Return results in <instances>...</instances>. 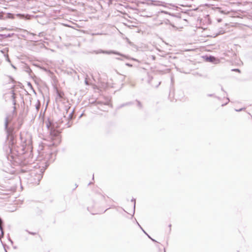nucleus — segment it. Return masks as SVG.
<instances>
[{
    "mask_svg": "<svg viewBox=\"0 0 252 252\" xmlns=\"http://www.w3.org/2000/svg\"><path fill=\"white\" fill-rule=\"evenodd\" d=\"M15 117L10 113L6 114L4 120L6 139L3 146V151L11 164L21 167L22 172H30L31 180L33 183L39 184L47 166L36 168L33 165L32 141L30 133L20 132L21 145H17L16 135L14 130V126L10 125Z\"/></svg>",
    "mask_w": 252,
    "mask_h": 252,
    "instance_id": "1",
    "label": "nucleus"
},
{
    "mask_svg": "<svg viewBox=\"0 0 252 252\" xmlns=\"http://www.w3.org/2000/svg\"><path fill=\"white\" fill-rule=\"evenodd\" d=\"M46 125L49 131L51 139L53 141L52 145L55 146H57L61 141L60 132L58 129L54 127V126H53V123L49 119L46 123Z\"/></svg>",
    "mask_w": 252,
    "mask_h": 252,
    "instance_id": "2",
    "label": "nucleus"
},
{
    "mask_svg": "<svg viewBox=\"0 0 252 252\" xmlns=\"http://www.w3.org/2000/svg\"><path fill=\"white\" fill-rule=\"evenodd\" d=\"M216 12L222 14L224 15H227L229 17H241V13H243V11H242L240 10H228L226 9H223L221 7H217L216 9Z\"/></svg>",
    "mask_w": 252,
    "mask_h": 252,
    "instance_id": "3",
    "label": "nucleus"
},
{
    "mask_svg": "<svg viewBox=\"0 0 252 252\" xmlns=\"http://www.w3.org/2000/svg\"><path fill=\"white\" fill-rule=\"evenodd\" d=\"M44 33V32H38V35H37V34L34 32H24V34H17V36L19 38H23L26 40L36 41L39 40V39L37 37L43 36Z\"/></svg>",
    "mask_w": 252,
    "mask_h": 252,
    "instance_id": "4",
    "label": "nucleus"
},
{
    "mask_svg": "<svg viewBox=\"0 0 252 252\" xmlns=\"http://www.w3.org/2000/svg\"><path fill=\"white\" fill-rule=\"evenodd\" d=\"M93 53H94L96 54H100V53L105 54H108V55L115 54V55H119V56H120L121 57H124V58H125L127 59H128V60H132V61H134L138 62V60H137L136 59L129 57L128 56H126V55L125 54H122V53H120L119 52H118V51H115V50H102V49H99L98 50H94V51Z\"/></svg>",
    "mask_w": 252,
    "mask_h": 252,
    "instance_id": "5",
    "label": "nucleus"
},
{
    "mask_svg": "<svg viewBox=\"0 0 252 252\" xmlns=\"http://www.w3.org/2000/svg\"><path fill=\"white\" fill-rule=\"evenodd\" d=\"M204 58L206 61L210 63H218L220 62V61L218 58L212 55H206L205 56Z\"/></svg>",
    "mask_w": 252,
    "mask_h": 252,
    "instance_id": "6",
    "label": "nucleus"
},
{
    "mask_svg": "<svg viewBox=\"0 0 252 252\" xmlns=\"http://www.w3.org/2000/svg\"><path fill=\"white\" fill-rule=\"evenodd\" d=\"M23 120H20L19 118H18L17 119V123H13V124H12V125H14V130L15 131V135H16V131H17V130H18L19 129H20V128L21 127V126L23 125Z\"/></svg>",
    "mask_w": 252,
    "mask_h": 252,
    "instance_id": "7",
    "label": "nucleus"
},
{
    "mask_svg": "<svg viewBox=\"0 0 252 252\" xmlns=\"http://www.w3.org/2000/svg\"><path fill=\"white\" fill-rule=\"evenodd\" d=\"M135 220L136 222V224L138 225V226L140 228V229L142 230V231L147 236V237L150 239L153 242L155 243H158V242L154 239L152 238L147 232L146 231H145L143 228L141 227V226L139 224V223L137 222L136 220L135 219Z\"/></svg>",
    "mask_w": 252,
    "mask_h": 252,
    "instance_id": "8",
    "label": "nucleus"
},
{
    "mask_svg": "<svg viewBox=\"0 0 252 252\" xmlns=\"http://www.w3.org/2000/svg\"><path fill=\"white\" fill-rule=\"evenodd\" d=\"M119 33H120V35H121V36L123 38H125L126 42L128 43V44L130 46L134 47V48H135L136 47V46L133 42H131L127 37H125V35L122 32H119Z\"/></svg>",
    "mask_w": 252,
    "mask_h": 252,
    "instance_id": "9",
    "label": "nucleus"
},
{
    "mask_svg": "<svg viewBox=\"0 0 252 252\" xmlns=\"http://www.w3.org/2000/svg\"><path fill=\"white\" fill-rule=\"evenodd\" d=\"M13 34H14L13 32H12V33H9L7 34H0V42H1L2 40L5 39L7 37H11Z\"/></svg>",
    "mask_w": 252,
    "mask_h": 252,
    "instance_id": "10",
    "label": "nucleus"
},
{
    "mask_svg": "<svg viewBox=\"0 0 252 252\" xmlns=\"http://www.w3.org/2000/svg\"><path fill=\"white\" fill-rule=\"evenodd\" d=\"M3 226H4V221H3V220L0 217V231L1 232V234L2 235H4Z\"/></svg>",
    "mask_w": 252,
    "mask_h": 252,
    "instance_id": "11",
    "label": "nucleus"
},
{
    "mask_svg": "<svg viewBox=\"0 0 252 252\" xmlns=\"http://www.w3.org/2000/svg\"><path fill=\"white\" fill-rule=\"evenodd\" d=\"M166 13L171 15L172 17H175L176 18H177L178 19H181V14L179 13H170V12H166Z\"/></svg>",
    "mask_w": 252,
    "mask_h": 252,
    "instance_id": "12",
    "label": "nucleus"
},
{
    "mask_svg": "<svg viewBox=\"0 0 252 252\" xmlns=\"http://www.w3.org/2000/svg\"><path fill=\"white\" fill-rule=\"evenodd\" d=\"M56 94L57 96L60 98H62L64 96V93L63 91L57 90Z\"/></svg>",
    "mask_w": 252,
    "mask_h": 252,
    "instance_id": "13",
    "label": "nucleus"
},
{
    "mask_svg": "<svg viewBox=\"0 0 252 252\" xmlns=\"http://www.w3.org/2000/svg\"><path fill=\"white\" fill-rule=\"evenodd\" d=\"M25 71L28 73L29 75L32 76V74H33L31 68L29 66H27L25 68Z\"/></svg>",
    "mask_w": 252,
    "mask_h": 252,
    "instance_id": "14",
    "label": "nucleus"
},
{
    "mask_svg": "<svg viewBox=\"0 0 252 252\" xmlns=\"http://www.w3.org/2000/svg\"><path fill=\"white\" fill-rule=\"evenodd\" d=\"M133 104H134V102L129 101V102H126V103L121 104L120 107H123L128 106V105H133Z\"/></svg>",
    "mask_w": 252,
    "mask_h": 252,
    "instance_id": "15",
    "label": "nucleus"
},
{
    "mask_svg": "<svg viewBox=\"0 0 252 252\" xmlns=\"http://www.w3.org/2000/svg\"><path fill=\"white\" fill-rule=\"evenodd\" d=\"M16 95H11V98L12 100V104L13 105H15L16 103Z\"/></svg>",
    "mask_w": 252,
    "mask_h": 252,
    "instance_id": "16",
    "label": "nucleus"
},
{
    "mask_svg": "<svg viewBox=\"0 0 252 252\" xmlns=\"http://www.w3.org/2000/svg\"><path fill=\"white\" fill-rule=\"evenodd\" d=\"M131 201L133 202L134 203V205H133V215L132 216L134 215V213H135V205H136V199L135 198H132L131 200Z\"/></svg>",
    "mask_w": 252,
    "mask_h": 252,
    "instance_id": "17",
    "label": "nucleus"
},
{
    "mask_svg": "<svg viewBox=\"0 0 252 252\" xmlns=\"http://www.w3.org/2000/svg\"><path fill=\"white\" fill-rule=\"evenodd\" d=\"M13 108V109L12 111L10 113V114H12L14 116H16L17 113L16 111V108L15 105H14Z\"/></svg>",
    "mask_w": 252,
    "mask_h": 252,
    "instance_id": "18",
    "label": "nucleus"
},
{
    "mask_svg": "<svg viewBox=\"0 0 252 252\" xmlns=\"http://www.w3.org/2000/svg\"><path fill=\"white\" fill-rule=\"evenodd\" d=\"M4 56L5 58L6 61H7L9 63H11V61L10 58H9L8 55L7 54H4Z\"/></svg>",
    "mask_w": 252,
    "mask_h": 252,
    "instance_id": "19",
    "label": "nucleus"
},
{
    "mask_svg": "<svg viewBox=\"0 0 252 252\" xmlns=\"http://www.w3.org/2000/svg\"><path fill=\"white\" fill-rule=\"evenodd\" d=\"M135 101L137 102V106L139 108H142V104L141 102L140 101H139L138 100H137V99H136Z\"/></svg>",
    "mask_w": 252,
    "mask_h": 252,
    "instance_id": "20",
    "label": "nucleus"
},
{
    "mask_svg": "<svg viewBox=\"0 0 252 252\" xmlns=\"http://www.w3.org/2000/svg\"><path fill=\"white\" fill-rule=\"evenodd\" d=\"M231 71H234V72H238L239 73H241V70L239 68H233V69H232L231 70Z\"/></svg>",
    "mask_w": 252,
    "mask_h": 252,
    "instance_id": "21",
    "label": "nucleus"
},
{
    "mask_svg": "<svg viewBox=\"0 0 252 252\" xmlns=\"http://www.w3.org/2000/svg\"><path fill=\"white\" fill-rule=\"evenodd\" d=\"M28 86H29V87L31 88V89H32V90H33V92H34L35 94L36 93H35V91H34V90L33 89V87H32V84H31V83H30V82H28Z\"/></svg>",
    "mask_w": 252,
    "mask_h": 252,
    "instance_id": "22",
    "label": "nucleus"
},
{
    "mask_svg": "<svg viewBox=\"0 0 252 252\" xmlns=\"http://www.w3.org/2000/svg\"><path fill=\"white\" fill-rule=\"evenodd\" d=\"M68 119H69L70 120H72V119H74V117L72 115V112L69 114Z\"/></svg>",
    "mask_w": 252,
    "mask_h": 252,
    "instance_id": "23",
    "label": "nucleus"
},
{
    "mask_svg": "<svg viewBox=\"0 0 252 252\" xmlns=\"http://www.w3.org/2000/svg\"><path fill=\"white\" fill-rule=\"evenodd\" d=\"M246 109V108L245 107H243V108H240V109H235V111H236V112H241L243 110H244Z\"/></svg>",
    "mask_w": 252,
    "mask_h": 252,
    "instance_id": "24",
    "label": "nucleus"
},
{
    "mask_svg": "<svg viewBox=\"0 0 252 252\" xmlns=\"http://www.w3.org/2000/svg\"><path fill=\"white\" fill-rule=\"evenodd\" d=\"M26 231L29 234H31V235H35L37 234L36 232H31V231H30L28 230H26Z\"/></svg>",
    "mask_w": 252,
    "mask_h": 252,
    "instance_id": "25",
    "label": "nucleus"
},
{
    "mask_svg": "<svg viewBox=\"0 0 252 252\" xmlns=\"http://www.w3.org/2000/svg\"><path fill=\"white\" fill-rule=\"evenodd\" d=\"M4 14L2 12H0V20L4 18Z\"/></svg>",
    "mask_w": 252,
    "mask_h": 252,
    "instance_id": "26",
    "label": "nucleus"
},
{
    "mask_svg": "<svg viewBox=\"0 0 252 252\" xmlns=\"http://www.w3.org/2000/svg\"><path fill=\"white\" fill-rule=\"evenodd\" d=\"M101 34H103V32H93L92 34V35H101ZM104 34H105L104 33Z\"/></svg>",
    "mask_w": 252,
    "mask_h": 252,
    "instance_id": "27",
    "label": "nucleus"
},
{
    "mask_svg": "<svg viewBox=\"0 0 252 252\" xmlns=\"http://www.w3.org/2000/svg\"><path fill=\"white\" fill-rule=\"evenodd\" d=\"M7 17L10 18H12L13 17H14V15L12 13H8L7 14Z\"/></svg>",
    "mask_w": 252,
    "mask_h": 252,
    "instance_id": "28",
    "label": "nucleus"
},
{
    "mask_svg": "<svg viewBox=\"0 0 252 252\" xmlns=\"http://www.w3.org/2000/svg\"><path fill=\"white\" fill-rule=\"evenodd\" d=\"M226 98V99L228 100V101H227L226 103H225L222 104L221 105V106H225V105H227V104H228V103L230 101V100H229V97H227Z\"/></svg>",
    "mask_w": 252,
    "mask_h": 252,
    "instance_id": "29",
    "label": "nucleus"
},
{
    "mask_svg": "<svg viewBox=\"0 0 252 252\" xmlns=\"http://www.w3.org/2000/svg\"><path fill=\"white\" fill-rule=\"evenodd\" d=\"M225 32H217L216 34H214V36H218V35H220V34H222L223 33H224Z\"/></svg>",
    "mask_w": 252,
    "mask_h": 252,
    "instance_id": "30",
    "label": "nucleus"
},
{
    "mask_svg": "<svg viewBox=\"0 0 252 252\" xmlns=\"http://www.w3.org/2000/svg\"><path fill=\"white\" fill-rule=\"evenodd\" d=\"M66 125L67 126V127H70L71 126L72 123H70V121H68Z\"/></svg>",
    "mask_w": 252,
    "mask_h": 252,
    "instance_id": "31",
    "label": "nucleus"
},
{
    "mask_svg": "<svg viewBox=\"0 0 252 252\" xmlns=\"http://www.w3.org/2000/svg\"><path fill=\"white\" fill-rule=\"evenodd\" d=\"M125 64L126 66L130 67H132V66H133L132 64L128 63H126Z\"/></svg>",
    "mask_w": 252,
    "mask_h": 252,
    "instance_id": "32",
    "label": "nucleus"
},
{
    "mask_svg": "<svg viewBox=\"0 0 252 252\" xmlns=\"http://www.w3.org/2000/svg\"><path fill=\"white\" fill-rule=\"evenodd\" d=\"M9 79H10V80L12 82V83H14L15 81H14V78L11 77V76H9Z\"/></svg>",
    "mask_w": 252,
    "mask_h": 252,
    "instance_id": "33",
    "label": "nucleus"
},
{
    "mask_svg": "<svg viewBox=\"0 0 252 252\" xmlns=\"http://www.w3.org/2000/svg\"><path fill=\"white\" fill-rule=\"evenodd\" d=\"M207 96H209V97H215V94H207Z\"/></svg>",
    "mask_w": 252,
    "mask_h": 252,
    "instance_id": "34",
    "label": "nucleus"
},
{
    "mask_svg": "<svg viewBox=\"0 0 252 252\" xmlns=\"http://www.w3.org/2000/svg\"><path fill=\"white\" fill-rule=\"evenodd\" d=\"M217 21L218 23H220L222 21L221 18H217Z\"/></svg>",
    "mask_w": 252,
    "mask_h": 252,
    "instance_id": "35",
    "label": "nucleus"
},
{
    "mask_svg": "<svg viewBox=\"0 0 252 252\" xmlns=\"http://www.w3.org/2000/svg\"><path fill=\"white\" fill-rule=\"evenodd\" d=\"M10 64L11 66H12L14 69H17L16 67L14 65H13L12 63H10Z\"/></svg>",
    "mask_w": 252,
    "mask_h": 252,
    "instance_id": "36",
    "label": "nucleus"
},
{
    "mask_svg": "<svg viewBox=\"0 0 252 252\" xmlns=\"http://www.w3.org/2000/svg\"><path fill=\"white\" fill-rule=\"evenodd\" d=\"M10 94H11V95H15L14 91L13 90L10 91Z\"/></svg>",
    "mask_w": 252,
    "mask_h": 252,
    "instance_id": "37",
    "label": "nucleus"
},
{
    "mask_svg": "<svg viewBox=\"0 0 252 252\" xmlns=\"http://www.w3.org/2000/svg\"><path fill=\"white\" fill-rule=\"evenodd\" d=\"M221 90L222 91L224 92V93H225V94H227V93H226V92L224 90V89H223V87H222V86L221 87Z\"/></svg>",
    "mask_w": 252,
    "mask_h": 252,
    "instance_id": "38",
    "label": "nucleus"
},
{
    "mask_svg": "<svg viewBox=\"0 0 252 252\" xmlns=\"http://www.w3.org/2000/svg\"><path fill=\"white\" fill-rule=\"evenodd\" d=\"M116 59L120 61H123V59L120 57L116 58Z\"/></svg>",
    "mask_w": 252,
    "mask_h": 252,
    "instance_id": "39",
    "label": "nucleus"
},
{
    "mask_svg": "<svg viewBox=\"0 0 252 252\" xmlns=\"http://www.w3.org/2000/svg\"><path fill=\"white\" fill-rule=\"evenodd\" d=\"M78 32H87V31H85L84 30H78Z\"/></svg>",
    "mask_w": 252,
    "mask_h": 252,
    "instance_id": "40",
    "label": "nucleus"
},
{
    "mask_svg": "<svg viewBox=\"0 0 252 252\" xmlns=\"http://www.w3.org/2000/svg\"><path fill=\"white\" fill-rule=\"evenodd\" d=\"M168 227H169V231L170 232L171 230V224H169Z\"/></svg>",
    "mask_w": 252,
    "mask_h": 252,
    "instance_id": "41",
    "label": "nucleus"
},
{
    "mask_svg": "<svg viewBox=\"0 0 252 252\" xmlns=\"http://www.w3.org/2000/svg\"><path fill=\"white\" fill-rule=\"evenodd\" d=\"M18 86H19L20 88H22V87L23 86L22 84L21 83H19V85H18Z\"/></svg>",
    "mask_w": 252,
    "mask_h": 252,
    "instance_id": "42",
    "label": "nucleus"
},
{
    "mask_svg": "<svg viewBox=\"0 0 252 252\" xmlns=\"http://www.w3.org/2000/svg\"><path fill=\"white\" fill-rule=\"evenodd\" d=\"M96 103L98 104H103V103L101 101H97Z\"/></svg>",
    "mask_w": 252,
    "mask_h": 252,
    "instance_id": "43",
    "label": "nucleus"
},
{
    "mask_svg": "<svg viewBox=\"0 0 252 252\" xmlns=\"http://www.w3.org/2000/svg\"><path fill=\"white\" fill-rule=\"evenodd\" d=\"M160 84L161 82H159L158 84L156 86V88H158L160 85Z\"/></svg>",
    "mask_w": 252,
    "mask_h": 252,
    "instance_id": "44",
    "label": "nucleus"
},
{
    "mask_svg": "<svg viewBox=\"0 0 252 252\" xmlns=\"http://www.w3.org/2000/svg\"><path fill=\"white\" fill-rule=\"evenodd\" d=\"M8 240L10 241V242L12 244L13 243V241L10 238H8Z\"/></svg>",
    "mask_w": 252,
    "mask_h": 252,
    "instance_id": "45",
    "label": "nucleus"
},
{
    "mask_svg": "<svg viewBox=\"0 0 252 252\" xmlns=\"http://www.w3.org/2000/svg\"><path fill=\"white\" fill-rule=\"evenodd\" d=\"M215 97L217 98L218 99H220V97L219 96H215Z\"/></svg>",
    "mask_w": 252,
    "mask_h": 252,
    "instance_id": "46",
    "label": "nucleus"
},
{
    "mask_svg": "<svg viewBox=\"0 0 252 252\" xmlns=\"http://www.w3.org/2000/svg\"><path fill=\"white\" fill-rule=\"evenodd\" d=\"M125 77H126V76H124V78L122 80V81H124V79H125Z\"/></svg>",
    "mask_w": 252,
    "mask_h": 252,
    "instance_id": "47",
    "label": "nucleus"
},
{
    "mask_svg": "<svg viewBox=\"0 0 252 252\" xmlns=\"http://www.w3.org/2000/svg\"><path fill=\"white\" fill-rule=\"evenodd\" d=\"M29 99H30V101L31 102V99H32V98H31V96H29Z\"/></svg>",
    "mask_w": 252,
    "mask_h": 252,
    "instance_id": "48",
    "label": "nucleus"
},
{
    "mask_svg": "<svg viewBox=\"0 0 252 252\" xmlns=\"http://www.w3.org/2000/svg\"><path fill=\"white\" fill-rule=\"evenodd\" d=\"M115 28H115H115H112V30H113V31H115Z\"/></svg>",
    "mask_w": 252,
    "mask_h": 252,
    "instance_id": "49",
    "label": "nucleus"
},
{
    "mask_svg": "<svg viewBox=\"0 0 252 252\" xmlns=\"http://www.w3.org/2000/svg\"><path fill=\"white\" fill-rule=\"evenodd\" d=\"M23 32H28V31L27 30H24V31H23Z\"/></svg>",
    "mask_w": 252,
    "mask_h": 252,
    "instance_id": "50",
    "label": "nucleus"
},
{
    "mask_svg": "<svg viewBox=\"0 0 252 252\" xmlns=\"http://www.w3.org/2000/svg\"><path fill=\"white\" fill-rule=\"evenodd\" d=\"M105 105H108V102H106L105 103H104Z\"/></svg>",
    "mask_w": 252,
    "mask_h": 252,
    "instance_id": "51",
    "label": "nucleus"
},
{
    "mask_svg": "<svg viewBox=\"0 0 252 252\" xmlns=\"http://www.w3.org/2000/svg\"><path fill=\"white\" fill-rule=\"evenodd\" d=\"M85 83H86V84H87V81L86 80H85Z\"/></svg>",
    "mask_w": 252,
    "mask_h": 252,
    "instance_id": "52",
    "label": "nucleus"
},
{
    "mask_svg": "<svg viewBox=\"0 0 252 252\" xmlns=\"http://www.w3.org/2000/svg\"><path fill=\"white\" fill-rule=\"evenodd\" d=\"M27 92V94L28 95H30V94H29V93H28V92Z\"/></svg>",
    "mask_w": 252,
    "mask_h": 252,
    "instance_id": "53",
    "label": "nucleus"
},
{
    "mask_svg": "<svg viewBox=\"0 0 252 252\" xmlns=\"http://www.w3.org/2000/svg\"><path fill=\"white\" fill-rule=\"evenodd\" d=\"M137 32H142L141 30H138Z\"/></svg>",
    "mask_w": 252,
    "mask_h": 252,
    "instance_id": "54",
    "label": "nucleus"
},
{
    "mask_svg": "<svg viewBox=\"0 0 252 252\" xmlns=\"http://www.w3.org/2000/svg\"><path fill=\"white\" fill-rule=\"evenodd\" d=\"M173 82V78H171V83Z\"/></svg>",
    "mask_w": 252,
    "mask_h": 252,
    "instance_id": "55",
    "label": "nucleus"
},
{
    "mask_svg": "<svg viewBox=\"0 0 252 252\" xmlns=\"http://www.w3.org/2000/svg\"><path fill=\"white\" fill-rule=\"evenodd\" d=\"M124 84H123H123H122V87H123L124 86Z\"/></svg>",
    "mask_w": 252,
    "mask_h": 252,
    "instance_id": "56",
    "label": "nucleus"
},
{
    "mask_svg": "<svg viewBox=\"0 0 252 252\" xmlns=\"http://www.w3.org/2000/svg\"><path fill=\"white\" fill-rule=\"evenodd\" d=\"M205 36H209V35H206V34H204Z\"/></svg>",
    "mask_w": 252,
    "mask_h": 252,
    "instance_id": "57",
    "label": "nucleus"
},
{
    "mask_svg": "<svg viewBox=\"0 0 252 252\" xmlns=\"http://www.w3.org/2000/svg\"><path fill=\"white\" fill-rule=\"evenodd\" d=\"M78 187V186L77 185H76V188Z\"/></svg>",
    "mask_w": 252,
    "mask_h": 252,
    "instance_id": "58",
    "label": "nucleus"
},
{
    "mask_svg": "<svg viewBox=\"0 0 252 252\" xmlns=\"http://www.w3.org/2000/svg\"><path fill=\"white\" fill-rule=\"evenodd\" d=\"M5 252H7V251H6L5 249Z\"/></svg>",
    "mask_w": 252,
    "mask_h": 252,
    "instance_id": "59",
    "label": "nucleus"
},
{
    "mask_svg": "<svg viewBox=\"0 0 252 252\" xmlns=\"http://www.w3.org/2000/svg\"><path fill=\"white\" fill-rule=\"evenodd\" d=\"M219 32H222V31H220Z\"/></svg>",
    "mask_w": 252,
    "mask_h": 252,
    "instance_id": "60",
    "label": "nucleus"
},
{
    "mask_svg": "<svg viewBox=\"0 0 252 252\" xmlns=\"http://www.w3.org/2000/svg\"><path fill=\"white\" fill-rule=\"evenodd\" d=\"M164 252H165V249H164Z\"/></svg>",
    "mask_w": 252,
    "mask_h": 252,
    "instance_id": "61",
    "label": "nucleus"
},
{
    "mask_svg": "<svg viewBox=\"0 0 252 252\" xmlns=\"http://www.w3.org/2000/svg\"><path fill=\"white\" fill-rule=\"evenodd\" d=\"M251 117H252V116H251Z\"/></svg>",
    "mask_w": 252,
    "mask_h": 252,
    "instance_id": "62",
    "label": "nucleus"
}]
</instances>
